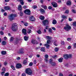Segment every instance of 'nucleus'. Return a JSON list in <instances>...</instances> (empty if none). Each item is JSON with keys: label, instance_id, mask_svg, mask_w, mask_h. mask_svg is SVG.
Segmentation results:
<instances>
[{"label": "nucleus", "instance_id": "obj_1", "mask_svg": "<svg viewBox=\"0 0 76 76\" xmlns=\"http://www.w3.org/2000/svg\"><path fill=\"white\" fill-rule=\"evenodd\" d=\"M18 24L17 23H14L12 24L11 29L12 31H16L18 30Z\"/></svg>", "mask_w": 76, "mask_h": 76}, {"label": "nucleus", "instance_id": "obj_2", "mask_svg": "<svg viewBox=\"0 0 76 76\" xmlns=\"http://www.w3.org/2000/svg\"><path fill=\"white\" fill-rule=\"evenodd\" d=\"M17 16H18V15L16 14H12L10 15V16H9L8 18L9 20H10L11 21L13 20H14V17H17Z\"/></svg>", "mask_w": 76, "mask_h": 76}, {"label": "nucleus", "instance_id": "obj_3", "mask_svg": "<svg viewBox=\"0 0 76 76\" xmlns=\"http://www.w3.org/2000/svg\"><path fill=\"white\" fill-rule=\"evenodd\" d=\"M66 26L64 28V29H65L66 31H69L71 29V26H69V24H66Z\"/></svg>", "mask_w": 76, "mask_h": 76}, {"label": "nucleus", "instance_id": "obj_4", "mask_svg": "<svg viewBox=\"0 0 76 76\" xmlns=\"http://www.w3.org/2000/svg\"><path fill=\"white\" fill-rule=\"evenodd\" d=\"M26 72L27 74H28L29 75H31L32 73V71L30 68H28L26 69Z\"/></svg>", "mask_w": 76, "mask_h": 76}, {"label": "nucleus", "instance_id": "obj_5", "mask_svg": "<svg viewBox=\"0 0 76 76\" xmlns=\"http://www.w3.org/2000/svg\"><path fill=\"white\" fill-rule=\"evenodd\" d=\"M23 50H24V49L21 48L17 52V53L20 54H24L25 53L24 51H23Z\"/></svg>", "mask_w": 76, "mask_h": 76}, {"label": "nucleus", "instance_id": "obj_6", "mask_svg": "<svg viewBox=\"0 0 76 76\" xmlns=\"http://www.w3.org/2000/svg\"><path fill=\"white\" fill-rule=\"evenodd\" d=\"M24 12L26 15H29L31 14V11L29 9H26L24 11Z\"/></svg>", "mask_w": 76, "mask_h": 76}, {"label": "nucleus", "instance_id": "obj_7", "mask_svg": "<svg viewBox=\"0 0 76 76\" xmlns=\"http://www.w3.org/2000/svg\"><path fill=\"white\" fill-rule=\"evenodd\" d=\"M42 23L45 26V25H48V21L47 20H46L43 21Z\"/></svg>", "mask_w": 76, "mask_h": 76}, {"label": "nucleus", "instance_id": "obj_8", "mask_svg": "<svg viewBox=\"0 0 76 76\" xmlns=\"http://www.w3.org/2000/svg\"><path fill=\"white\" fill-rule=\"evenodd\" d=\"M16 67L17 69H20L22 67V65L20 64H16Z\"/></svg>", "mask_w": 76, "mask_h": 76}, {"label": "nucleus", "instance_id": "obj_9", "mask_svg": "<svg viewBox=\"0 0 76 76\" xmlns=\"http://www.w3.org/2000/svg\"><path fill=\"white\" fill-rule=\"evenodd\" d=\"M51 4L54 7H57V4L55 2H53L51 3Z\"/></svg>", "mask_w": 76, "mask_h": 76}, {"label": "nucleus", "instance_id": "obj_10", "mask_svg": "<svg viewBox=\"0 0 76 76\" xmlns=\"http://www.w3.org/2000/svg\"><path fill=\"white\" fill-rule=\"evenodd\" d=\"M31 42L33 44H38L37 41L35 40L34 39H33L31 40Z\"/></svg>", "mask_w": 76, "mask_h": 76}, {"label": "nucleus", "instance_id": "obj_11", "mask_svg": "<svg viewBox=\"0 0 76 76\" xmlns=\"http://www.w3.org/2000/svg\"><path fill=\"white\" fill-rule=\"evenodd\" d=\"M22 32L24 35H26V30L25 29H23L22 31Z\"/></svg>", "mask_w": 76, "mask_h": 76}, {"label": "nucleus", "instance_id": "obj_12", "mask_svg": "<svg viewBox=\"0 0 76 76\" xmlns=\"http://www.w3.org/2000/svg\"><path fill=\"white\" fill-rule=\"evenodd\" d=\"M4 9L6 10H10V7L9 6L5 7H4Z\"/></svg>", "mask_w": 76, "mask_h": 76}, {"label": "nucleus", "instance_id": "obj_13", "mask_svg": "<svg viewBox=\"0 0 76 76\" xmlns=\"http://www.w3.org/2000/svg\"><path fill=\"white\" fill-rule=\"evenodd\" d=\"M30 20H31V21H35V18L33 16L31 17V18H30Z\"/></svg>", "mask_w": 76, "mask_h": 76}, {"label": "nucleus", "instance_id": "obj_14", "mask_svg": "<svg viewBox=\"0 0 76 76\" xmlns=\"http://www.w3.org/2000/svg\"><path fill=\"white\" fill-rule=\"evenodd\" d=\"M63 58H61L58 59V61L60 63H61V62H63Z\"/></svg>", "mask_w": 76, "mask_h": 76}, {"label": "nucleus", "instance_id": "obj_15", "mask_svg": "<svg viewBox=\"0 0 76 76\" xmlns=\"http://www.w3.org/2000/svg\"><path fill=\"white\" fill-rule=\"evenodd\" d=\"M71 4H72V3L71 2V1H69L66 2V4L68 6H69L71 5Z\"/></svg>", "mask_w": 76, "mask_h": 76}, {"label": "nucleus", "instance_id": "obj_16", "mask_svg": "<svg viewBox=\"0 0 76 76\" xmlns=\"http://www.w3.org/2000/svg\"><path fill=\"white\" fill-rule=\"evenodd\" d=\"M45 18V17H44L43 16H41L39 17V19H41V20H44V18Z\"/></svg>", "mask_w": 76, "mask_h": 76}, {"label": "nucleus", "instance_id": "obj_17", "mask_svg": "<svg viewBox=\"0 0 76 76\" xmlns=\"http://www.w3.org/2000/svg\"><path fill=\"white\" fill-rule=\"evenodd\" d=\"M45 45L46 46L47 48H48V49H49V48L50 47V45L48 44H45Z\"/></svg>", "mask_w": 76, "mask_h": 76}, {"label": "nucleus", "instance_id": "obj_18", "mask_svg": "<svg viewBox=\"0 0 76 76\" xmlns=\"http://www.w3.org/2000/svg\"><path fill=\"white\" fill-rule=\"evenodd\" d=\"M18 9L19 10H22V6L21 5H19L18 6Z\"/></svg>", "mask_w": 76, "mask_h": 76}, {"label": "nucleus", "instance_id": "obj_19", "mask_svg": "<svg viewBox=\"0 0 76 76\" xmlns=\"http://www.w3.org/2000/svg\"><path fill=\"white\" fill-rule=\"evenodd\" d=\"M46 38L47 39H48V40H50V39H51V37L48 36H46Z\"/></svg>", "mask_w": 76, "mask_h": 76}, {"label": "nucleus", "instance_id": "obj_20", "mask_svg": "<svg viewBox=\"0 0 76 76\" xmlns=\"http://www.w3.org/2000/svg\"><path fill=\"white\" fill-rule=\"evenodd\" d=\"M19 1L21 5H23V4H24L23 0H19Z\"/></svg>", "mask_w": 76, "mask_h": 76}, {"label": "nucleus", "instance_id": "obj_21", "mask_svg": "<svg viewBox=\"0 0 76 76\" xmlns=\"http://www.w3.org/2000/svg\"><path fill=\"white\" fill-rule=\"evenodd\" d=\"M64 57L65 59H67L68 58V55L66 54L64 55Z\"/></svg>", "mask_w": 76, "mask_h": 76}, {"label": "nucleus", "instance_id": "obj_22", "mask_svg": "<svg viewBox=\"0 0 76 76\" xmlns=\"http://www.w3.org/2000/svg\"><path fill=\"white\" fill-rule=\"evenodd\" d=\"M41 50L42 51H43V52H45V48L44 47L42 48L41 49Z\"/></svg>", "mask_w": 76, "mask_h": 76}, {"label": "nucleus", "instance_id": "obj_23", "mask_svg": "<svg viewBox=\"0 0 76 76\" xmlns=\"http://www.w3.org/2000/svg\"><path fill=\"white\" fill-rule=\"evenodd\" d=\"M24 39L25 41H28V39L29 38V37H27L26 36H25L24 37Z\"/></svg>", "mask_w": 76, "mask_h": 76}, {"label": "nucleus", "instance_id": "obj_24", "mask_svg": "<svg viewBox=\"0 0 76 76\" xmlns=\"http://www.w3.org/2000/svg\"><path fill=\"white\" fill-rule=\"evenodd\" d=\"M39 10L41 13H44L45 12V10L42 9H40Z\"/></svg>", "mask_w": 76, "mask_h": 76}, {"label": "nucleus", "instance_id": "obj_25", "mask_svg": "<svg viewBox=\"0 0 76 76\" xmlns=\"http://www.w3.org/2000/svg\"><path fill=\"white\" fill-rule=\"evenodd\" d=\"M52 23L54 25H56V24L57 23V21H56V20H53L52 22Z\"/></svg>", "mask_w": 76, "mask_h": 76}, {"label": "nucleus", "instance_id": "obj_26", "mask_svg": "<svg viewBox=\"0 0 76 76\" xmlns=\"http://www.w3.org/2000/svg\"><path fill=\"white\" fill-rule=\"evenodd\" d=\"M6 51H2L1 52V54L3 55L6 54Z\"/></svg>", "mask_w": 76, "mask_h": 76}, {"label": "nucleus", "instance_id": "obj_27", "mask_svg": "<svg viewBox=\"0 0 76 76\" xmlns=\"http://www.w3.org/2000/svg\"><path fill=\"white\" fill-rule=\"evenodd\" d=\"M19 41V39H17L16 41L15 42V44H17L18 43V42Z\"/></svg>", "mask_w": 76, "mask_h": 76}, {"label": "nucleus", "instance_id": "obj_28", "mask_svg": "<svg viewBox=\"0 0 76 76\" xmlns=\"http://www.w3.org/2000/svg\"><path fill=\"white\" fill-rule=\"evenodd\" d=\"M42 7H43L45 9H47V7L46 6H44V5H42L41 6Z\"/></svg>", "mask_w": 76, "mask_h": 76}, {"label": "nucleus", "instance_id": "obj_29", "mask_svg": "<svg viewBox=\"0 0 76 76\" xmlns=\"http://www.w3.org/2000/svg\"><path fill=\"white\" fill-rule=\"evenodd\" d=\"M6 42L5 41H3L2 42V44L3 45H6Z\"/></svg>", "mask_w": 76, "mask_h": 76}, {"label": "nucleus", "instance_id": "obj_30", "mask_svg": "<svg viewBox=\"0 0 76 76\" xmlns=\"http://www.w3.org/2000/svg\"><path fill=\"white\" fill-rule=\"evenodd\" d=\"M49 63L50 64H51L53 63V59H50L49 60Z\"/></svg>", "mask_w": 76, "mask_h": 76}, {"label": "nucleus", "instance_id": "obj_31", "mask_svg": "<svg viewBox=\"0 0 76 76\" xmlns=\"http://www.w3.org/2000/svg\"><path fill=\"white\" fill-rule=\"evenodd\" d=\"M31 30L28 29V31H27V33H28V34H30V33H31Z\"/></svg>", "mask_w": 76, "mask_h": 76}, {"label": "nucleus", "instance_id": "obj_32", "mask_svg": "<svg viewBox=\"0 0 76 76\" xmlns=\"http://www.w3.org/2000/svg\"><path fill=\"white\" fill-rule=\"evenodd\" d=\"M14 40V38L13 37H12L10 40V42H12V41H13V40Z\"/></svg>", "mask_w": 76, "mask_h": 76}, {"label": "nucleus", "instance_id": "obj_33", "mask_svg": "<svg viewBox=\"0 0 76 76\" xmlns=\"http://www.w3.org/2000/svg\"><path fill=\"white\" fill-rule=\"evenodd\" d=\"M51 65L52 66H56V63H55V62H52V63L51 64Z\"/></svg>", "mask_w": 76, "mask_h": 76}, {"label": "nucleus", "instance_id": "obj_34", "mask_svg": "<svg viewBox=\"0 0 76 76\" xmlns=\"http://www.w3.org/2000/svg\"><path fill=\"white\" fill-rule=\"evenodd\" d=\"M72 12L73 13H76V10H72Z\"/></svg>", "mask_w": 76, "mask_h": 76}, {"label": "nucleus", "instance_id": "obj_35", "mask_svg": "<svg viewBox=\"0 0 76 76\" xmlns=\"http://www.w3.org/2000/svg\"><path fill=\"white\" fill-rule=\"evenodd\" d=\"M72 25H73V26H76V22H73Z\"/></svg>", "mask_w": 76, "mask_h": 76}, {"label": "nucleus", "instance_id": "obj_36", "mask_svg": "<svg viewBox=\"0 0 76 76\" xmlns=\"http://www.w3.org/2000/svg\"><path fill=\"white\" fill-rule=\"evenodd\" d=\"M11 68L13 70H15V67H14V66H11Z\"/></svg>", "mask_w": 76, "mask_h": 76}, {"label": "nucleus", "instance_id": "obj_37", "mask_svg": "<svg viewBox=\"0 0 76 76\" xmlns=\"http://www.w3.org/2000/svg\"><path fill=\"white\" fill-rule=\"evenodd\" d=\"M52 29L51 28H49V32L50 33H52Z\"/></svg>", "mask_w": 76, "mask_h": 76}, {"label": "nucleus", "instance_id": "obj_38", "mask_svg": "<svg viewBox=\"0 0 76 76\" xmlns=\"http://www.w3.org/2000/svg\"><path fill=\"white\" fill-rule=\"evenodd\" d=\"M37 33L39 34H41V31L40 30H39L37 31Z\"/></svg>", "mask_w": 76, "mask_h": 76}, {"label": "nucleus", "instance_id": "obj_39", "mask_svg": "<svg viewBox=\"0 0 76 76\" xmlns=\"http://www.w3.org/2000/svg\"><path fill=\"white\" fill-rule=\"evenodd\" d=\"M24 24L26 26H27L28 25V23H24Z\"/></svg>", "mask_w": 76, "mask_h": 76}, {"label": "nucleus", "instance_id": "obj_40", "mask_svg": "<svg viewBox=\"0 0 76 76\" xmlns=\"http://www.w3.org/2000/svg\"><path fill=\"white\" fill-rule=\"evenodd\" d=\"M23 12L22 11H20V15L21 16H22V15H23Z\"/></svg>", "mask_w": 76, "mask_h": 76}, {"label": "nucleus", "instance_id": "obj_41", "mask_svg": "<svg viewBox=\"0 0 76 76\" xmlns=\"http://www.w3.org/2000/svg\"><path fill=\"white\" fill-rule=\"evenodd\" d=\"M71 57H72V55L71 54L68 55V58H71Z\"/></svg>", "mask_w": 76, "mask_h": 76}, {"label": "nucleus", "instance_id": "obj_42", "mask_svg": "<svg viewBox=\"0 0 76 76\" xmlns=\"http://www.w3.org/2000/svg\"><path fill=\"white\" fill-rule=\"evenodd\" d=\"M26 63H27V61H26L25 60L23 62V64L25 65L26 64Z\"/></svg>", "mask_w": 76, "mask_h": 76}, {"label": "nucleus", "instance_id": "obj_43", "mask_svg": "<svg viewBox=\"0 0 76 76\" xmlns=\"http://www.w3.org/2000/svg\"><path fill=\"white\" fill-rule=\"evenodd\" d=\"M45 57L46 58H48V55H45Z\"/></svg>", "mask_w": 76, "mask_h": 76}, {"label": "nucleus", "instance_id": "obj_44", "mask_svg": "<svg viewBox=\"0 0 76 76\" xmlns=\"http://www.w3.org/2000/svg\"><path fill=\"white\" fill-rule=\"evenodd\" d=\"M57 43V42H56V41H55L54 42V43H53V44L55 45V46H57V45L56 44Z\"/></svg>", "mask_w": 76, "mask_h": 76}, {"label": "nucleus", "instance_id": "obj_45", "mask_svg": "<svg viewBox=\"0 0 76 76\" xmlns=\"http://www.w3.org/2000/svg\"><path fill=\"white\" fill-rule=\"evenodd\" d=\"M71 40H72V39L70 38H68L67 39V40H68V41H70Z\"/></svg>", "mask_w": 76, "mask_h": 76}, {"label": "nucleus", "instance_id": "obj_46", "mask_svg": "<svg viewBox=\"0 0 76 76\" xmlns=\"http://www.w3.org/2000/svg\"><path fill=\"white\" fill-rule=\"evenodd\" d=\"M61 45H64V41H61Z\"/></svg>", "mask_w": 76, "mask_h": 76}, {"label": "nucleus", "instance_id": "obj_47", "mask_svg": "<svg viewBox=\"0 0 76 76\" xmlns=\"http://www.w3.org/2000/svg\"><path fill=\"white\" fill-rule=\"evenodd\" d=\"M69 10H66V11L65 13H69Z\"/></svg>", "mask_w": 76, "mask_h": 76}, {"label": "nucleus", "instance_id": "obj_48", "mask_svg": "<svg viewBox=\"0 0 76 76\" xmlns=\"http://www.w3.org/2000/svg\"><path fill=\"white\" fill-rule=\"evenodd\" d=\"M58 50V48H55V51L57 52Z\"/></svg>", "mask_w": 76, "mask_h": 76}, {"label": "nucleus", "instance_id": "obj_49", "mask_svg": "<svg viewBox=\"0 0 76 76\" xmlns=\"http://www.w3.org/2000/svg\"><path fill=\"white\" fill-rule=\"evenodd\" d=\"M0 34L1 35H2L4 34V33H3V31H1L0 32Z\"/></svg>", "mask_w": 76, "mask_h": 76}, {"label": "nucleus", "instance_id": "obj_50", "mask_svg": "<svg viewBox=\"0 0 76 76\" xmlns=\"http://www.w3.org/2000/svg\"><path fill=\"white\" fill-rule=\"evenodd\" d=\"M9 73H7L5 74L4 76H9Z\"/></svg>", "mask_w": 76, "mask_h": 76}, {"label": "nucleus", "instance_id": "obj_51", "mask_svg": "<svg viewBox=\"0 0 76 76\" xmlns=\"http://www.w3.org/2000/svg\"><path fill=\"white\" fill-rule=\"evenodd\" d=\"M62 18H63V19H66V18H67V17L64 15H62Z\"/></svg>", "mask_w": 76, "mask_h": 76}, {"label": "nucleus", "instance_id": "obj_52", "mask_svg": "<svg viewBox=\"0 0 76 76\" xmlns=\"http://www.w3.org/2000/svg\"><path fill=\"white\" fill-rule=\"evenodd\" d=\"M71 46H69L68 48H67V49L68 50H70V49H71Z\"/></svg>", "mask_w": 76, "mask_h": 76}, {"label": "nucleus", "instance_id": "obj_53", "mask_svg": "<svg viewBox=\"0 0 76 76\" xmlns=\"http://www.w3.org/2000/svg\"><path fill=\"white\" fill-rule=\"evenodd\" d=\"M5 73V72H1V75L3 76V75H4V74Z\"/></svg>", "mask_w": 76, "mask_h": 76}, {"label": "nucleus", "instance_id": "obj_54", "mask_svg": "<svg viewBox=\"0 0 76 76\" xmlns=\"http://www.w3.org/2000/svg\"><path fill=\"white\" fill-rule=\"evenodd\" d=\"M33 64V63L32 62H30L29 64V66H32V65Z\"/></svg>", "mask_w": 76, "mask_h": 76}, {"label": "nucleus", "instance_id": "obj_55", "mask_svg": "<svg viewBox=\"0 0 76 76\" xmlns=\"http://www.w3.org/2000/svg\"><path fill=\"white\" fill-rule=\"evenodd\" d=\"M51 42V41H50V40H47V44H50V42Z\"/></svg>", "mask_w": 76, "mask_h": 76}, {"label": "nucleus", "instance_id": "obj_56", "mask_svg": "<svg viewBox=\"0 0 76 76\" xmlns=\"http://www.w3.org/2000/svg\"><path fill=\"white\" fill-rule=\"evenodd\" d=\"M45 61L46 62H48V60L47 59V58H46L45 59Z\"/></svg>", "mask_w": 76, "mask_h": 76}, {"label": "nucleus", "instance_id": "obj_57", "mask_svg": "<svg viewBox=\"0 0 76 76\" xmlns=\"http://www.w3.org/2000/svg\"><path fill=\"white\" fill-rule=\"evenodd\" d=\"M2 71H3L4 72L5 70H6V69H5V68L4 67H3L2 69Z\"/></svg>", "mask_w": 76, "mask_h": 76}, {"label": "nucleus", "instance_id": "obj_58", "mask_svg": "<svg viewBox=\"0 0 76 76\" xmlns=\"http://www.w3.org/2000/svg\"><path fill=\"white\" fill-rule=\"evenodd\" d=\"M48 9H49V10H51L52 9V7L51 6H49L48 7Z\"/></svg>", "mask_w": 76, "mask_h": 76}, {"label": "nucleus", "instance_id": "obj_59", "mask_svg": "<svg viewBox=\"0 0 76 76\" xmlns=\"http://www.w3.org/2000/svg\"><path fill=\"white\" fill-rule=\"evenodd\" d=\"M73 47L75 48H76V43H75L74 44Z\"/></svg>", "mask_w": 76, "mask_h": 76}, {"label": "nucleus", "instance_id": "obj_60", "mask_svg": "<svg viewBox=\"0 0 76 76\" xmlns=\"http://www.w3.org/2000/svg\"><path fill=\"white\" fill-rule=\"evenodd\" d=\"M20 58L19 57H18L17 58V60H20Z\"/></svg>", "mask_w": 76, "mask_h": 76}, {"label": "nucleus", "instance_id": "obj_61", "mask_svg": "<svg viewBox=\"0 0 76 76\" xmlns=\"http://www.w3.org/2000/svg\"><path fill=\"white\" fill-rule=\"evenodd\" d=\"M69 21H72V19L70 18H69Z\"/></svg>", "mask_w": 76, "mask_h": 76}, {"label": "nucleus", "instance_id": "obj_62", "mask_svg": "<svg viewBox=\"0 0 76 76\" xmlns=\"http://www.w3.org/2000/svg\"><path fill=\"white\" fill-rule=\"evenodd\" d=\"M33 9H36V8H37V6H34L33 7Z\"/></svg>", "mask_w": 76, "mask_h": 76}, {"label": "nucleus", "instance_id": "obj_63", "mask_svg": "<svg viewBox=\"0 0 76 76\" xmlns=\"http://www.w3.org/2000/svg\"><path fill=\"white\" fill-rule=\"evenodd\" d=\"M22 76H26V74L25 73H23L22 74Z\"/></svg>", "mask_w": 76, "mask_h": 76}, {"label": "nucleus", "instance_id": "obj_64", "mask_svg": "<svg viewBox=\"0 0 76 76\" xmlns=\"http://www.w3.org/2000/svg\"><path fill=\"white\" fill-rule=\"evenodd\" d=\"M59 76H63V75L61 73H60L59 74Z\"/></svg>", "mask_w": 76, "mask_h": 76}]
</instances>
